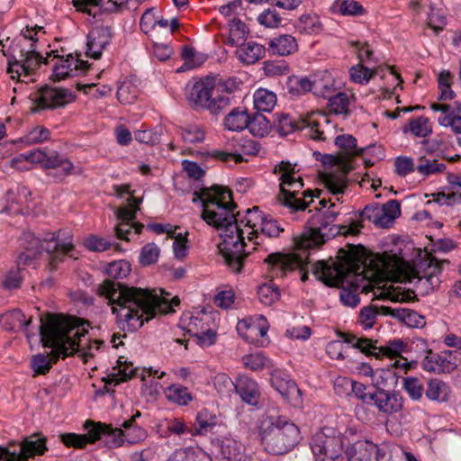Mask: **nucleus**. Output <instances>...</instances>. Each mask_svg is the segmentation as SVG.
Wrapping results in <instances>:
<instances>
[{
  "mask_svg": "<svg viewBox=\"0 0 461 461\" xmlns=\"http://www.w3.org/2000/svg\"><path fill=\"white\" fill-rule=\"evenodd\" d=\"M96 292L108 301L118 328L129 332L137 331L158 312L167 313L180 303L177 297L170 300L169 294L162 290L158 295L154 290L129 286L109 279L103 281Z\"/></svg>",
  "mask_w": 461,
  "mask_h": 461,
  "instance_id": "f257e3e1",
  "label": "nucleus"
},
{
  "mask_svg": "<svg viewBox=\"0 0 461 461\" xmlns=\"http://www.w3.org/2000/svg\"><path fill=\"white\" fill-rule=\"evenodd\" d=\"M198 201L203 206L201 218L221 230L220 235L222 241L218 245V249L225 264L232 271L240 272L248 254L244 251V230L233 212L236 204L232 201L231 192L220 185L202 188L194 193L193 202Z\"/></svg>",
  "mask_w": 461,
  "mask_h": 461,
  "instance_id": "f03ea898",
  "label": "nucleus"
},
{
  "mask_svg": "<svg viewBox=\"0 0 461 461\" xmlns=\"http://www.w3.org/2000/svg\"><path fill=\"white\" fill-rule=\"evenodd\" d=\"M87 333L83 323L77 319H67L61 316L48 314L46 320L41 318L40 335L44 347L52 348L50 356L38 354L32 357L31 367L37 375H46L59 356L63 357L73 355L77 351H84L82 337Z\"/></svg>",
  "mask_w": 461,
  "mask_h": 461,
  "instance_id": "7ed1b4c3",
  "label": "nucleus"
},
{
  "mask_svg": "<svg viewBox=\"0 0 461 461\" xmlns=\"http://www.w3.org/2000/svg\"><path fill=\"white\" fill-rule=\"evenodd\" d=\"M312 273L330 286L341 285L339 299L347 307H357L360 303V293H368L367 285H361L367 280L363 256L353 249H339L336 260L330 264L318 261L312 267Z\"/></svg>",
  "mask_w": 461,
  "mask_h": 461,
  "instance_id": "20e7f679",
  "label": "nucleus"
},
{
  "mask_svg": "<svg viewBox=\"0 0 461 461\" xmlns=\"http://www.w3.org/2000/svg\"><path fill=\"white\" fill-rule=\"evenodd\" d=\"M60 230L45 233L42 238L32 232H24L22 241L24 251L17 258V267L11 269L5 276L4 285L8 289L18 288L22 283L21 270L33 263L37 256L46 254L52 268L61 262L65 256L77 258L74 255V245L70 240L65 241L60 238Z\"/></svg>",
  "mask_w": 461,
  "mask_h": 461,
  "instance_id": "39448f33",
  "label": "nucleus"
},
{
  "mask_svg": "<svg viewBox=\"0 0 461 461\" xmlns=\"http://www.w3.org/2000/svg\"><path fill=\"white\" fill-rule=\"evenodd\" d=\"M39 32H45L41 26H26L22 30L20 37L16 38L7 52L3 49L5 56L8 57V72L17 74L18 77L24 74L28 77L41 63L49 64L50 58L53 55V59H59V62L65 63L66 68L72 74L77 70L79 66L83 65V61L76 59L72 55H68L66 59L57 54V51H51L48 57L43 59L36 50V42L38 41Z\"/></svg>",
  "mask_w": 461,
  "mask_h": 461,
  "instance_id": "423d86ee",
  "label": "nucleus"
},
{
  "mask_svg": "<svg viewBox=\"0 0 461 461\" xmlns=\"http://www.w3.org/2000/svg\"><path fill=\"white\" fill-rule=\"evenodd\" d=\"M233 86V81H216L213 77H206L186 85V99L194 108H203L212 114H218L230 105V95Z\"/></svg>",
  "mask_w": 461,
  "mask_h": 461,
  "instance_id": "0eeeda50",
  "label": "nucleus"
},
{
  "mask_svg": "<svg viewBox=\"0 0 461 461\" xmlns=\"http://www.w3.org/2000/svg\"><path fill=\"white\" fill-rule=\"evenodd\" d=\"M335 145L341 149L337 155H327L324 163L335 167L321 176L325 186L333 194H343L347 188V174L353 169V158L363 153L364 149L357 147V140L350 134H342L335 138Z\"/></svg>",
  "mask_w": 461,
  "mask_h": 461,
  "instance_id": "6e6552de",
  "label": "nucleus"
},
{
  "mask_svg": "<svg viewBox=\"0 0 461 461\" xmlns=\"http://www.w3.org/2000/svg\"><path fill=\"white\" fill-rule=\"evenodd\" d=\"M267 427L261 433V442L267 452L273 455H283L294 447L301 439V432L297 425L282 416L267 415Z\"/></svg>",
  "mask_w": 461,
  "mask_h": 461,
  "instance_id": "1a4fd4ad",
  "label": "nucleus"
},
{
  "mask_svg": "<svg viewBox=\"0 0 461 461\" xmlns=\"http://www.w3.org/2000/svg\"><path fill=\"white\" fill-rule=\"evenodd\" d=\"M275 174H280V193L277 196L278 202L289 208L291 212L304 211L309 204L313 201V196H319L318 191L315 195L312 191L307 190L303 192V198L296 197V193L303 187V179L294 177L295 173L294 165L289 162L282 161L274 168Z\"/></svg>",
  "mask_w": 461,
  "mask_h": 461,
  "instance_id": "9d476101",
  "label": "nucleus"
},
{
  "mask_svg": "<svg viewBox=\"0 0 461 461\" xmlns=\"http://www.w3.org/2000/svg\"><path fill=\"white\" fill-rule=\"evenodd\" d=\"M86 434L65 433L60 436L62 442L67 447L83 448L88 443H95L97 440L104 439L106 446L110 448L120 447L122 442V430L121 429H113L111 426L101 422L87 420L85 423Z\"/></svg>",
  "mask_w": 461,
  "mask_h": 461,
  "instance_id": "9b49d317",
  "label": "nucleus"
},
{
  "mask_svg": "<svg viewBox=\"0 0 461 461\" xmlns=\"http://www.w3.org/2000/svg\"><path fill=\"white\" fill-rule=\"evenodd\" d=\"M326 215L319 220L318 226L310 228L295 240V245L300 249H309L322 245L327 240L339 234H356L358 232L359 224H352L350 227L343 225H331Z\"/></svg>",
  "mask_w": 461,
  "mask_h": 461,
  "instance_id": "f8f14e48",
  "label": "nucleus"
},
{
  "mask_svg": "<svg viewBox=\"0 0 461 461\" xmlns=\"http://www.w3.org/2000/svg\"><path fill=\"white\" fill-rule=\"evenodd\" d=\"M329 122L327 115L318 111L301 115L298 119H293L287 114H281L278 117L276 129L282 136L288 135L296 130L309 129V135L312 140H324L326 137L322 126Z\"/></svg>",
  "mask_w": 461,
  "mask_h": 461,
  "instance_id": "ddd939ff",
  "label": "nucleus"
},
{
  "mask_svg": "<svg viewBox=\"0 0 461 461\" xmlns=\"http://www.w3.org/2000/svg\"><path fill=\"white\" fill-rule=\"evenodd\" d=\"M296 251L289 254L272 253L264 259L267 264V273L271 278H284L287 272L299 268L303 271L301 276L303 282L308 278L305 266L308 264V249H300L295 245Z\"/></svg>",
  "mask_w": 461,
  "mask_h": 461,
  "instance_id": "4468645a",
  "label": "nucleus"
},
{
  "mask_svg": "<svg viewBox=\"0 0 461 461\" xmlns=\"http://www.w3.org/2000/svg\"><path fill=\"white\" fill-rule=\"evenodd\" d=\"M311 448L316 461H345L342 437L331 428L316 432Z\"/></svg>",
  "mask_w": 461,
  "mask_h": 461,
  "instance_id": "2eb2a0df",
  "label": "nucleus"
},
{
  "mask_svg": "<svg viewBox=\"0 0 461 461\" xmlns=\"http://www.w3.org/2000/svg\"><path fill=\"white\" fill-rule=\"evenodd\" d=\"M447 260L438 261L431 254H427L426 258L420 260L414 275L410 282L417 279L415 285L423 294H429L433 292L440 284L438 275L441 272L442 266L447 264Z\"/></svg>",
  "mask_w": 461,
  "mask_h": 461,
  "instance_id": "dca6fc26",
  "label": "nucleus"
},
{
  "mask_svg": "<svg viewBox=\"0 0 461 461\" xmlns=\"http://www.w3.org/2000/svg\"><path fill=\"white\" fill-rule=\"evenodd\" d=\"M142 202L141 198H137L131 194L125 205L121 206L116 211L118 223L115 226V233L118 239L129 240V235L132 232L135 235L140 233L143 225L135 221L136 212L140 210L139 204Z\"/></svg>",
  "mask_w": 461,
  "mask_h": 461,
  "instance_id": "f3484780",
  "label": "nucleus"
},
{
  "mask_svg": "<svg viewBox=\"0 0 461 461\" xmlns=\"http://www.w3.org/2000/svg\"><path fill=\"white\" fill-rule=\"evenodd\" d=\"M73 93L66 88L44 86L33 94L32 102L41 109H53L74 101Z\"/></svg>",
  "mask_w": 461,
  "mask_h": 461,
  "instance_id": "a211bd4d",
  "label": "nucleus"
},
{
  "mask_svg": "<svg viewBox=\"0 0 461 461\" xmlns=\"http://www.w3.org/2000/svg\"><path fill=\"white\" fill-rule=\"evenodd\" d=\"M460 355L458 350H445L439 354L429 350L421 366L428 372L451 373L457 367Z\"/></svg>",
  "mask_w": 461,
  "mask_h": 461,
  "instance_id": "6ab92c4d",
  "label": "nucleus"
},
{
  "mask_svg": "<svg viewBox=\"0 0 461 461\" xmlns=\"http://www.w3.org/2000/svg\"><path fill=\"white\" fill-rule=\"evenodd\" d=\"M47 450L45 438H26L20 445V450L0 446V461H25Z\"/></svg>",
  "mask_w": 461,
  "mask_h": 461,
  "instance_id": "aec40b11",
  "label": "nucleus"
},
{
  "mask_svg": "<svg viewBox=\"0 0 461 461\" xmlns=\"http://www.w3.org/2000/svg\"><path fill=\"white\" fill-rule=\"evenodd\" d=\"M270 381L272 386L294 407L303 405L302 392L287 374L275 370Z\"/></svg>",
  "mask_w": 461,
  "mask_h": 461,
  "instance_id": "412c9836",
  "label": "nucleus"
},
{
  "mask_svg": "<svg viewBox=\"0 0 461 461\" xmlns=\"http://www.w3.org/2000/svg\"><path fill=\"white\" fill-rule=\"evenodd\" d=\"M112 31L108 26L93 28L87 35L86 55L95 59H100L103 50L110 43Z\"/></svg>",
  "mask_w": 461,
  "mask_h": 461,
  "instance_id": "4be33fe9",
  "label": "nucleus"
},
{
  "mask_svg": "<svg viewBox=\"0 0 461 461\" xmlns=\"http://www.w3.org/2000/svg\"><path fill=\"white\" fill-rule=\"evenodd\" d=\"M348 461H379L378 446L369 440H357L345 450Z\"/></svg>",
  "mask_w": 461,
  "mask_h": 461,
  "instance_id": "5701e85b",
  "label": "nucleus"
},
{
  "mask_svg": "<svg viewBox=\"0 0 461 461\" xmlns=\"http://www.w3.org/2000/svg\"><path fill=\"white\" fill-rule=\"evenodd\" d=\"M378 410L386 414L398 412L402 408L403 399L394 391L376 390L370 396Z\"/></svg>",
  "mask_w": 461,
  "mask_h": 461,
  "instance_id": "b1692460",
  "label": "nucleus"
},
{
  "mask_svg": "<svg viewBox=\"0 0 461 461\" xmlns=\"http://www.w3.org/2000/svg\"><path fill=\"white\" fill-rule=\"evenodd\" d=\"M267 50L277 56H289L298 51L297 40L290 34H282L269 40Z\"/></svg>",
  "mask_w": 461,
  "mask_h": 461,
  "instance_id": "393cba45",
  "label": "nucleus"
},
{
  "mask_svg": "<svg viewBox=\"0 0 461 461\" xmlns=\"http://www.w3.org/2000/svg\"><path fill=\"white\" fill-rule=\"evenodd\" d=\"M425 347V342L423 339H417L416 341L411 342L410 345L405 344L401 339H394L389 341L388 344L384 347H377L376 346V353L371 354V356L375 357L376 358L386 356L390 358L400 356L402 353H407L411 351L414 348L418 347Z\"/></svg>",
  "mask_w": 461,
  "mask_h": 461,
  "instance_id": "a878e982",
  "label": "nucleus"
},
{
  "mask_svg": "<svg viewBox=\"0 0 461 461\" xmlns=\"http://www.w3.org/2000/svg\"><path fill=\"white\" fill-rule=\"evenodd\" d=\"M266 48L257 42L248 41L238 45L235 51L240 62L244 65H252L264 58Z\"/></svg>",
  "mask_w": 461,
  "mask_h": 461,
  "instance_id": "bb28decb",
  "label": "nucleus"
},
{
  "mask_svg": "<svg viewBox=\"0 0 461 461\" xmlns=\"http://www.w3.org/2000/svg\"><path fill=\"white\" fill-rule=\"evenodd\" d=\"M381 312L384 315H391L393 318H396L402 322H404L407 326L411 328H419L423 327L425 325V321L423 316L417 313L415 311L407 309V308H395L393 309L388 306H383L381 308Z\"/></svg>",
  "mask_w": 461,
  "mask_h": 461,
  "instance_id": "cd10ccee",
  "label": "nucleus"
},
{
  "mask_svg": "<svg viewBox=\"0 0 461 461\" xmlns=\"http://www.w3.org/2000/svg\"><path fill=\"white\" fill-rule=\"evenodd\" d=\"M221 455L226 461H250L244 446L233 438H223L220 443Z\"/></svg>",
  "mask_w": 461,
  "mask_h": 461,
  "instance_id": "c85d7f7f",
  "label": "nucleus"
},
{
  "mask_svg": "<svg viewBox=\"0 0 461 461\" xmlns=\"http://www.w3.org/2000/svg\"><path fill=\"white\" fill-rule=\"evenodd\" d=\"M312 94L327 98L335 93L334 78L328 71H319L312 75Z\"/></svg>",
  "mask_w": 461,
  "mask_h": 461,
  "instance_id": "c756f323",
  "label": "nucleus"
},
{
  "mask_svg": "<svg viewBox=\"0 0 461 461\" xmlns=\"http://www.w3.org/2000/svg\"><path fill=\"white\" fill-rule=\"evenodd\" d=\"M235 391L243 402L250 405L258 404L260 392L258 384L254 380L249 377L240 378L235 386Z\"/></svg>",
  "mask_w": 461,
  "mask_h": 461,
  "instance_id": "7c9ffc66",
  "label": "nucleus"
},
{
  "mask_svg": "<svg viewBox=\"0 0 461 461\" xmlns=\"http://www.w3.org/2000/svg\"><path fill=\"white\" fill-rule=\"evenodd\" d=\"M41 167L45 169L60 168L62 176L70 175L74 168L72 162L56 150H45Z\"/></svg>",
  "mask_w": 461,
  "mask_h": 461,
  "instance_id": "2f4dec72",
  "label": "nucleus"
},
{
  "mask_svg": "<svg viewBox=\"0 0 461 461\" xmlns=\"http://www.w3.org/2000/svg\"><path fill=\"white\" fill-rule=\"evenodd\" d=\"M31 322L32 319L26 320L25 315L19 309H14L0 315V323L5 330H14L17 328L23 329L28 338H30V335L27 332V327Z\"/></svg>",
  "mask_w": 461,
  "mask_h": 461,
  "instance_id": "473e14b6",
  "label": "nucleus"
},
{
  "mask_svg": "<svg viewBox=\"0 0 461 461\" xmlns=\"http://www.w3.org/2000/svg\"><path fill=\"white\" fill-rule=\"evenodd\" d=\"M266 216L258 210V207L255 206L246 211L245 216L238 221L239 224L248 227L251 230L248 232V239L252 240L254 237L258 238L259 228Z\"/></svg>",
  "mask_w": 461,
  "mask_h": 461,
  "instance_id": "72a5a7b5",
  "label": "nucleus"
},
{
  "mask_svg": "<svg viewBox=\"0 0 461 461\" xmlns=\"http://www.w3.org/2000/svg\"><path fill=\"white\" fill-rule=\"evenodd\" d=\"M450 393V388L445 382L434 378L428 382L425 395L430 401L446 402L449 399Z\"/></svg>",
  "mask_w": 461,
  "mask_h": 461,
  "instance_id": "f704fd0d",
  "label": "nucleus"
},
{
  "mask_svg": "<svg viewBox=\"0 0 461 461\" xmlns=\"http://www.w3.org/2000/svg\"><path fill=\"white\" fill-rule=\"evenodd\" d=\"M328 99V108L330 113L334 114L349 113V105L351 104L352 96L344 92H336L330 95Z\"/></svg>",
  "mask_w": 461,
  "mask_h": 461,
  "instance_id": "c9c22d12",
  "label": "nucleus"
},
{
  "mask_svg": "<svg viewBox=\"0 0 461 461\" xmlns=\"http://www.w3.org/2000/svg\"><path fill=\"white\" fill-rule=\"evenodd\" d=\"M295 28L302 34L312 35L322 31V23L317 14H306L299 17Z\"/></svg>",
  "mask_w": 461,
  "mask_h": 461,
  "instance_id": "e433bc0d",
  "label": "nucleus"
},
{
  "mask_svg": "<svg viewBox=\"0 0 461 461\" xmlns=\"http://www.w3.org/2000/svg\"><path fill=\"white\" fill-rule=\"evenodd\" d=\"M249 115L241 108L233 109L224 120V124L229 131H240L248 127Z\"/></svg>",
  "mask_w": 461,
  "mask_h": 461,
  "instance_id": "4c0bfd02",
  "label": "nucleus"
},
{
  "mask_svg": "<svg viewBox=\"0 0 461 461\" xmlns=\"http://www.w3.org/2000/svg\"><path fill=\"white\" fill-rule=\"evenodd\" d=\"M45 158V150L41 149H32L27 153L19 154L11 160V166L18 170L27 169L25 166L21 164L29 162L32 164L42 165L43 158Z\"/></svg>",
  "mask_w": 461,
  "mask_h": 461,
  "instance_id": "58836bf2",
  "label": "nucleus"
},
{
  "mask_svg": "<svg viewBox=\"0 0 461 461\" xmlns=\"http://www.w3.org/2000/svg\"><path fill=\"white\" fill-rule=\"evenodd\" d=\"M276 104V95L267 89H258L254 94V106L258 111L271 112Z\"/></svg>",
  "mask_w": 461,
  "mask_h": 461,
  "instance_id": "ea45409f",
  "label": "nucleus"
},
{
  "mask_svg": "<svg viewBox=\"0 0 461 461\" xmlns=\"http://www.w3.org/2000/svg\"><path fill=\"white\" fill-rule=\"evenodd\" d=\"M249 132L256 137H265L271 130L270 121L261 113L249 116V122L247 127Z\"/></svg>",
  "mask_w": 461,
  "mask_h": 461,
  "instance_id": "a19ab883",
  "label": "nucleus"
},
{
  "mask_svg": "<svg viewBox=\"0 0 461 461\" xmlns=\"http://www.w3.org/2000/svg\"><path fill=\"white\" fill-rule=\"evenodd\" d=\"M411 131L416 137L425 138L431 134L432 127L429 120L423 116L412 118L408 126L403 128V132Z\"/></svg>",
  "mask_w": 461,
  "mask_h": 461,
  "instance_id": "79ce46f5",
  "label": "nucleus"
},
{
  "mask_svg": "<svg viewBox=\"0 0 461 461\" xmlns=\"http://www.w3.org/2000/svg\"><path fill=\"white\" fill-rule=\"evenodd\" d=\"M342 338L348 344H351L354 348L359 349L362 353L371 356L376 353V345H374L372 339L366 338H357L353 334H343Z\"/></svg>",
  "mask_w": 461,
  "mask_h": 461,
  "instance_id": "37998d69",
  "label": "nucleus"
},
{
  "mask_svg": "<svg viewBox=\"0 0 461 461\" xmlns=\"http://www.w3.org/2000/svg\"><path fill=\"white\" fill-rule=\"evenodd\" d=\"M166 396L169 401L180 405H186L192 401V395L188 393L187 388L180 384L168 386L166 390Z\"/></svg>",
  "mask_w": 461,
  "mask_h": 461,
  "instance_id": "c03bdc74",
  "label": "nucleus"
},
{
  "mask_svg": "<svg viewBox=\"0 0 461 461\" xmlns=\"http://www.w3.org/2000/svg\"><path fill=\"white\" fill-rule=\"evenodd\" d=\"M196 428L195 434H205L211 431L217 423V419L214 415L211 414L207 410H202L196 416Z\"/></svg>",
  "mask_w": 461,
  "mask_h": 461,
  "instance_id": "a18cd8bd",
  "label": "nucleus"
},
{
  "mask_svg": "<svg viewBox=\"0 0 461 461\" xmlns=\"http://www.w3.org/2000/svg\"><path fill=\"white\" fill-rule=\"evenodd\" d=\"M402 387L413 401L420 400L424 393L422 382L414 376L404 377L402 379Z\"/></svg>",
  "mask_w": 461,
  "mask_h": 461,
  "instance_id": "49530a36",
  "label": "nucleus"
},
{
  "mask_svg": "<svg viewBox=\"0 0 461 461\" xmlns=\"http://www.w3.org/2000/svg\"><path fill=\"white\" fill-rule=\"evenodd\" d=\"M376 73V68H366L361 63L353 66L349 70L350 79L357 84H366Z\"/></svg>",
  "mask_w": 461,
  "mask_h": 461,
  "instance_id": "de8ad7c7",
  "label": "nucleus"
},
{
  "mask_svg": "<svg viewBox=\"0 0 461 461\" xmlns=\"http://www.w3.org/2000/svg\"><path fill=\"white\" fill-rule=\"evenodd\" d=\"M382 307L383 306L376 307L374 305H368V306L363 307L360 310L359 315H358V322L360 323V325L366 330L371 329L375 322L377 315L378 314L384 315L381 312Z\"/></svg>",
  "mask_w": 461,
  "mask_h": 461,
  "instance_id": "09e8293b",
  "label": "nucleus"
},
{
  "mask_svg": "<svg viewBox=\"0 0 461 461\" xmlns=\"http://www.w3.org/2000/svg\"><path fill=\"white\" fill-rule=\"evenodd\" d=\"M446 165L438 163L437 159L430 160L423 156L419 158V165L416 167L418 173L422 176L440 173L445 171Z\"/></svg>",
  "mask_w": 461,
  "mask_h": 461,
  "instance_id": "8fccbe9b",
  "label": "nucleus"
},
{
  "mask_svg": "<svg viewBox=\"0 0 461 461\" xmlns=\"http://www.w3.org/2000/svg\"><path fill=\"white\" fill-rule=\"evenodd\" d=\"M367 368L372 377V382L377 390H384L383 387H385L389 380H393L395 376L394 372L389 368H378L376 370H373L371 366H367Z\"/></svg>",
  "mask_w": 461,
  "mask_h": 461,
  "instance_id": "3c124183",
  "label": "nucleus"
},
{
  "mask_svg": "<svg viewBox=\"0 0 461 461\" xmlns=\"http://www.w3.org/2000/svg\"><path fill=\"white\" fill-rule=\"evenodd\" d=\"M380 208L384 228L389 227L401 213L400 203L396 200H390Z\"/></svg>",
  "mask_w": 461,
  "mask_h": 461,
  "instance_id": "603ef678",
  "label": "nucleus"
},
{
  "mask_svg": "<svg viewBox=\"0 0 461 461\" xmlns=\"http://www.w3.org/2000/svg\"><path fill=\"white\" fill-rule=\"evenodd\" d=\"M382 211L377 203L366 205L359 213L361 220H368L375 226L384 228V221L382 217Z\"/></svg>",
  "mask_w": 461,
  "mask_h": 461,
  "instance_id": "864d4df0",
  "label": "nucleus"
},
{
  "mask_svg": "<svg viewBox=\"0 0 461 461\" xmlns=\"http://www.w3.org/2000/svg\"><path fill=\"white\" fill-rule=\"evenodd\" d=\"M131 265L125 260H119L110 263L106 267L107 275L113 279H122L131 272Z\"/></svg>",
  "mask_w": 461,
  "mask_h": 461,
  "instance_id": "5fc2aeb1",
  "label": "nucleus"
},
{
  "mask_svg": "<svg viewBox=\"0 0 461 461\" xmlns=\"http://www.w3.org/2000/svg\"><path fill=\"white\" fill-rule=\"evenodd\" d=\"M257 21L266 28H277L281 24L282 18L275 9L267 8L258 15Z\"/></svg>",
  "mask_w": 461,
  "mask_h": 461,
  "instance_id": "6e6d98bb",
  "label": "nucleus"
},
{
  "mask_svg": "<svg viewBox=\"0 0 461 461\" xmlns=\"http://www.w3.org/2000/svg\"><path fill=\"white\" fill-rule=\"evenodd\" d=\"M159 254L160 249L155 243H148L141 249L139 258L140 263L142 266L154 264L158 261Z\"/></svg>",
  "mask_w": 461,
  "mask_h": 461,
  "instance_id": "4d7b16f0",
  "label": "nucleus"
},
{
  "mask_svg": "<svg viewBox=\"0 0 461 461\" xmlns=\"http://www.w3.org/2000/svg\"><path fill=\"white\" fill-rule=\"evenodd\" d=\"M138 95V90L131 82H123L117 90L118 100L124 104L133 103Z\"/></svg>",
  "mask_w": 461,
  "mask_h": 461,
  "instance_id": "13d9d810",
  "label": "nucleus"
},
{
  "mask_svg": "<svg viewBox=\"0 0 461 461\" xmlns=\"http://www.w3.org/2000/svg\"><path fill=\"white\" fill-rule=\"evenodd\" d=\"M161 131V129L139 130L134 132V139L140 143L155 145L160 141Z\"/></svg>",
  "mask_w": 461,
  "mask_h": 461,
  "instance_id": "bf43d9fd",
  "label": "nucleus"
},
{
  "mask_svg": "<svg viewBox=\"0 0 461 461\" xmlns=\"http://www.w3.org/2000/svg\"><path fill=\"white\" fill-rule=\"evenodd\" d=\"M259 301L265 305L273 304L279 297L277 287L273 285H263L258 291Z\"/></svg>",
  "mask_w": 461,
  "mask_h": 461,
  "instance_id": "052dcab7",
  "label": "nucleus"
},
{
  "mask_svg": "<svg viewBox=\"0 0 461 461\" xmlns=\"http://www.w3.org/2000/svg\"><path fill=\"white\" fill-rule=\"evenodd\" d=\"M119 370L118 373L122 375V379H117L116 375H113V378L110 381H107L106 384H111L114 382V384H118L121 381H125L134 375L135 369L132 366L131 363H127V358L124 357H120L118 361Z\"/></svg>",
  "mask_w": 461,
  "mask_h": 461,
  "instance_id": "680f3d73",
  "label": "nucleus"
},
{
  "mask_svg": "<svg viewBox=\"0 0 461 461\" xmlns=\"http://www.w3.org/2000/svg\"><path fill=\"white\" fill-rule=\"evenodd\" d=\"M84 245L88 250L95 252H103L108 250L112 247V243L110 241L96 235H90L86 238Z\"/></svg>",
  "mask_w": 461,
  "mask_h": 461,
  "instance_id": "e2e57ef3",
  "label": "nucleus"
},
{
  "mask_svg": "<svg viewBox=\"0 0 461 461\" xmlns=\"http://www.w3.org/2000/svg\"><path fill=\"white\" fill-rule=\"evenodd\" d=\"M288 69V65L284 60H267L263 65L264 73L267 77L285 75Z\"/></svg>",
  "mask_w": 461,
  "mask_h": 461,
  "instance_id": "0e129e2a",
  "label": "nucleus"
},
{
  "mask_svg": "<svg viewBox=\"0 0 461 461\" xmlns=\"http://www.w3.org/2000/svg\"><path fill=\"white\" fill-rule=\"evenodd\" d=\"M213 384L216 391L223 396H227L230 393L235 389V384L232 380L223 373H220L215 375Z\"/></svg>",
  "mask_w": 461,
  "mask_h": 461,
  "instance_id": "69168bd1",
  "label": "nucleus"
},
{
  "mask_svg": "<svg viewBox=\"0 0 461 461\" xmlns=\"http://www.w3.org/2000/svg\"><path fill=\"white\" fill-rule=\"evenodd\" d=\"M181 137L186 143H198L203 140L204 133L195 125H188L181 130Z\"/></svg>",
  "mask_w": 461,
  "mask_h": 461,
  "instance_id": "338daca9",
  "label": "nucleus"
},
{
  "mask_svg": "<svg viewBox=\"0 0 461 461\" xmlns=\"http://www.w3.org/2000/svg\"><path fill=\"white\" fill-rule=\"evenodd\" d=\"M50 132L47 128L35 127L25 137L27 144H39L50 139Z\"/></svg>",
  "mask_w": 461,
  "mask_h": 461,
  "instance_id": "774afa93",
  "label": "nucleus"
}]
</instances>
